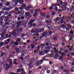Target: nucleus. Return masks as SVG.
Segmentation results:
<instances>
[{"label":"nucleus","instance_id":"nucleus-1","mask_svg":"<svg viewBox=\"0 0 74 74\" xmlns=\"http://www.w3.org/2000/svg\"><path fill=\"white\" fill-rule=\"evenodd\" d=\"M11 34H12L13 36H17V35H18L19 34V32L18 31H17V30H15L13 32L11 33Z\"/></svg>","mask_w":74,"mask_h":74},{"label":"nucleus","instance_id":"nucleus-2","mask_svg":"<svg viewBox=\"0 0 74 74\" xmlns=\"http://www.w3.org/2000/svg\"><path fill=\"white\" fill-rule=\"evenodd\" d=\"M47 32L46 31L45 32H43L42 35L41 36H39L38 38V40H41V38H43V37H44V36L47 35Z\"/></svg>","mask_w":74,"mask_h":74},{"label":"nucleus","instance_id":"nucleus-3","mask_svg":"<svg viewBox=\"0 0 74 74\" xmlns=\"http://www.w3.org/2000/svg\"><path fill=\"white\" fill-rule=\"evenodd\" d=\"M7 33V29L4 28L3 29L2 33L1 34L2 37H3V36L5 35V34H6Z\"/></svg>","mask_w":74,"mask_h":74},{"label":"nucleus","instance_id":"nucleus-4","mask_svg":"<svg viewBox=\"0 0 74 74\" xmlns=\"http://www.w3.org/2000/svg\"><path fill=\"white\" fill-rule=\"evenodd\" d=\"M25 63L26 64H28L29 66H30V61L28 59H27L25 60Z\"/></svg>","mask_w":74,"mask_h":74},{"label":"nucleus","instance_id":"nucleus-5","mask_svg":"<svg viewBox=\"0 0 74 74\" xmlns=\"http://www.w3.org/2000/svg\"><path fill=\"white\" fill-rule=\"evenodd\" d=\"M4 67L5 68V69L6 70H8L9 67H10V65L8 64H7L6 65H4Z\"/></svg>","mask_w":74,"mask_h":74},{"label":"nucleus","instance_id":"nucleus-6","mask_svg":"<svg viewBox=\"0 0 74 74\" xmlns=\"http://www.w3.org/2000/svg\"><path fill=\"white\" fill-rule=\"evenodd\" d=\"M25 15L27 16H28L29 17H32V14L29 13V12H25Z\"/></svg>","mask_w":74,"mask_h":74},{"label":"nucleus","instance_id":"nucleus-7","mask_svg":"<svg viewBox=\"0 0 74 74\" xmlns=\"http://www.w3.org/2000/svg\"><path fill=\"white\" fill-rule=\"evenodd\" d=\"M1 55L2 57H3L4 56V58H6L7 57V55L6 53H4L3 52H2L1 54Z\"/></svg>","mask_w":74,"mask_h":74},{"label":"nucleus","instance_id":"nucleus-8","mask_svg":"<svg viewBox=\"0 0 74 74\" xmlns=\"http://www.w3.org/2000/svg\"><path fill=\"white\" fill-rule=\"evenodd\" d=\"M44 28H42L41 29H39L38 30V32L39 33H42V32H44Z\"/></svg>","mask_w":74,"mask_h":74},{"label":"nucleus","instance_id":"nucleus-9","mask_svg":"<svg viewBox=\"0 0 74 74\" xmlns=\"http://www.w3.org/2000/svg\"><path fill=\"white\" fill-rule=\"evenodd\" d=\"M17 31L18 32V34H19V33H21V32L23 31V29H22V28H20L18 29V30H17Z\"/></svg>","mask_w":74,"mask_h":74},{"label":"nucleus","instance_id":"nucleus-10","mask_svg":"<svg viewBox=\"0 0 74 74\" xmlns=\"http://www.w3.org/2000/svg\"><path fill=\"white\" fill-rule=\"evenodd\" d=\"M54 54L53 53H50V54H48L47 55V57H52V56H53Z\"/></svg>","mask_w":74,"mask_h":74},{"label":"nucleus","instance_id":"nucleus-11","mask_svg":"<svg viewBox=\"0 0 74 74\" xmlns=\"http://www.w3.org/2000/svg\"><path fill=\"white\" fill-rule=\"evenodd\" d=\"M5 5L6 6H7V7H10V5H11V4L10 3V2H6L5 4Z\"/></svg>","mask_w":74,"mask_h":74},{"label":"nucleus","instance_id":"nucleus-12","mask_svg":"<svg viewBox=\"0 0 74 74\" xmlns=\"http://www.w3.org/2000/svg\"><path fill=\"white\" fill-rule=\"evenodd\" d=\"M16 51V52L17 53H18L19 52V48H16L14 49Z\"/></svg>","mask_w":74,"mask_h":74},{"label":"nucleus","instance_id":"nucleus-13","mask_svg":"<svg viewBox=\"0 0 74 74\" xmlns=\"http://www.w3.org/2000/svg\"><path fill=\"white\" fill-rule=\"evenodd\" d=\"M40 46L41 49H43V48L45 46V45L44 44H41L40 45Z\"/></svg>","mask_w":74,"mask_h":74},{"label":"nucleus","instance_id":"nucleus-14","mask_svg":"<svg viewBox=\"0 0 74 74\" xmlns=\"http://www.w3.org/2000/svg\"><path fill=\"white\" fill-rule=\"evenodd\" d=\"M63 72H64V73H69L70 71L69 70H66L65 69H63Z\"/></svg>","mask_w":74,"mask_h":74},{"label":"nucleus","instance_id":"nucleus-15","mask_svg":"<svg viewBox=\"0 0 74 74\" xmlns=\"http://www.w3.org/2000/svg\"><path fill=\"white\" fill-rule=\"evenodd\" d=\"M53 39L55 40H57V35H54Z\"/></svg>","mask_w":74,"mask_h":74},{"label":"nucleus","instance_id":"nucleus-16","mask_svg":"<svg viewBox=\"0 0 74 74\" xmlns=\"http://www.w3.org/2000/svg\"><path fill=\"white\" fill-rule=\"evenodd\" d=\"M5 37H7V38H10V37H11V35L10 34H9V35L8 34H6Z\"/></svg>","mask_w":74,"mask_h":74},{"label":"nucleus","instance_id":"nucleus-17","mask_svg":"<svg viewBox=\"0 0 74 74\" xmlns=\"http://www.w3.org/2000/svg\"><path fill=\"white\" fill-rule=\"evenodd\" d=\"M18 2L20 4H23L24 3L23 0H19L18 1Z\"/></svg>","mask_w":74,"mask_h":74},{"label":"nucleus","instance_id":"nucleus-18","mask_svg":"<svg viewBox=\"0 0 74 74\" xmlns=\"http://www.w3.org/2000/svg\"><path fill=\"white\" fill-rule=\"evenodd\" d=\"M16 25V27L17 28H19V26L21 25V24L18 22V23H17Z\"/></svg>","mask_w":74,"mask_h":74},{"label":"nucleus","instance_id":"nucleus-19","mask_svg":"<svg viewBox=\"0 0 74 74\" xmlns=\"http://www.w3.org/2000/svg\"><path fill=\"white\" fill-rule=\"evenodd\" d=\"M34 11L36 12H40V11L41 10L40 9H35Z\"/></svg>","mask_w":74,"mask_h":74},{"label":"nucleus","instance_id":"nucleus-20","mask_svg":"<svg viewBox=\"0 0 74 74\" xmlns=\"http://www.w3.org/2000/svg\"><path fill=\"white\" fill-rule=\"evenodd\" d=\"M16 59H14V64H15L16 65H17L18 63H17V62H16Z\"/></svg>","mask_w":74,"mask_h":74},{"label":"nucleus","instance_id":"nucleus-21","mask_svg":"<svg viewBox=\"0 0 74 74\" xmlns=\"http://www.w3.org/2000/svg\"><path fill=\"white\" fill-rule=\"evenodd\" d=\"M3 14L4 15H8V12H5L3 13Z\"/></svg>","mask_w":74,"mask_h":74},{"label":"nucleus","instance_id":"nucleus-22","mask_svg":"<svg viewBox=\"0 0 74 74\" xmlns=\"http://www.w3.org/2000/svg\"><path fill=\"white\" fill-rule=\"evenodd\" d=\"M23 8H24L23 7L21 6V7L18 8V9H19L20 10H21V11H22V10H23Z\"/></svg>","mask_w":74,"mask_h":74},{"label":"nucleus","instance_id":"nucleus-23","mask_svg":"<svg viewBox=\"0 0 74 74\" xmlns=\"http://www.w3.org/2000/svg\"><path fill=\"white\" fill-rule=\"evenodd\" d=\"M27 51V50H24L23 51H22L21 52V53L22 54V53H25Z\"/></svg>","mask_w":74,"mask_h":74},{"label":"nucleus","instance_id":"nucleus-24","mask_svg":"<svg viewBox=\"0 0 74 74\" xmlns=\"http://www.w3.org/2000/svg\"><path fill=\"white\" fill-rule=\"evenodd\" d=\"M7 61H9L10 63L12 62V59H8L7 60Z\"/></svg>","mask_w":74,"mask_h":74},{"label":"nucleus","instance_id":"nucleus-25","mask_svg":"<svg viewBox=\"0 0 74 74\" xmlns=\"http://www.w3.org/2000/svg\"><path fill=\"white\" fill-rule=\"evenodd\" d=\"M13 3H18V0H14L13 1Z\"/></svg>","mask_w":74,"mask_h":74},{"label":"nucleus","instance_id":"nucleus-26","mask_svg":"<svg viewBox=\"0 0 74 74\" xmlns=\"http://www.w3.org/2000/svg\"><path fill=\"white\" fill-rule=\"evenodd\" d=\"M31 47L32 49H33V48H34V44H32L31 45Z\"/></svg>","mask_w":74,"mask_h":74},{"label":"nucleus","instance_id":"nucleus-27","mask_svg":"<svg viewBox=\"0 0 74 74\" xmlns=\"http://www.w3.org/2000/svg\"><path fill=\"white\" fill-rule=\"evenodd\" d=\"M2 11H0V13H1V14H3V13H4V10H3V8H2Z\"/></svg>","mask_w":74,"mask_h":74},{"label":"nucleus","instance_id":"nucleus-28","mask_svg":"<svg viewBox=\"0 0 74 74\" xmlns=\"http://www.w3.org/2000/svg\"><path fill=\"white\" fill-rule=\"evenodd\" d=\"M36 23H33L32 25V26H33V27H36Z\"/></svg>","mask_w":74,"mask_h":74},{"label":"nucleus","instance_id":"nucleus-29","mask_svg":"<svg viewBox=\"0 0 74 74\" xmlns=\"http://www.w3.org/2000/svg\"><path fill=\"white\" fill-rule=\"evenodd\" d=\"M21 67H20V69H17V71L18 72H21Z\"/></svg>","mask_w":74,"mask_h":74},{"label":"nucleus","instance_id":"nucleus-30","mask_svg":"<svg viewBox=\"0 0 74 74\" xmlns=\"http://www.w3.org/2000/svg\"><path fill=\"white\" fill-rule=\"evenodd\" d=\"M4 43L3 42H1V44H0V47H2V45H4Z\"/></svg>","mask_w":74,"mask_h":74},{"label":"nucleus","instance_id":"nucleus-31","mask_svg":"<svg viewBox=\"0 0 74 74\" xmlns=\"http://www.w3.org/2000/svg\"><path fill=\"white\" fill-rule=\"evenodd\" d=\"M68 25V28H69L70 29L71 28V26L69 24L67 25Z\"/></svg>","mask_w":74,"mask_h":74},{"label":"nucleus","instance_id":"nucleus-32","mask_svg":"<svg viewBox=\"0 0 74 74\" xmlns=\"http://www.w3.org/2000/svg\"><path fill=\"white\" fill-rule=\"evenodd\" d=\"M66 32H67V31H69V30H70V28L68 27H66Z\"/></svg>","mask_w":74,"mask_h":74},{"label":"nucleus","instance_id":"nucleus-33","mask_svg":"<svg viewBox=\"0 0 74 74\" xmlns=\"http://www.w3.org/2000/svg\"><path fill=\"white\" fill-rule=\"evenodd\" d=\"M66 26L64 25H61V27L62 28H63V27H66Z\"/></svg>","mask_w":74,"mask_h":74},{"label":"nucleus","instance_id":"nucleus-34","mask_svg":"<svg viewBox=\"0 0 74 74\" xmlns=\"http://www.w3.org/2000/svg\"><path fill=\"white\" fill-rule=\"evenodd\" d=\"M39 54L40 55H44V54H43V53L42 51H41L39 53Z\"/></svg>","mask_w":74,"mask_h":74},{"label":"nucleus","instance_id":"nucleus-35","mask_svg":"<svg viewBox=\"0 0 74 74\" xmlns=\"http://www.w3.org/2000/svg\"><path fill=\"white\" fill-rule=\"evenodd\" d=\"M66 19V16H63L62 18H61V20H64V19Z\"/></svg>","mask_w":74,"mask_h":74},{"label":"nucleus","instance_id":"nucleus-36","mask_svg":"<svg viewBox=\"0 0 74 74\" xmlns=\"http://www.w3.org/2000/svg\"><path fill=\"white\" fill-rule=\"evenodd\" d=\"M29 7H27L25 8V10H26V11H28V10H29Z\"/></svg>","mask_w":74,"mask_h":74},{"label":"nucleus","instance_id":"nucleus-37","mask_svg":"<svg viewBox=\"0 0 74 74\" xmlns=\"http://www.w3.org/2000/svg\"><path fill=\"white\" fill-rule=\"evenodd\" d=\"M21 72H22V73L24 72V71H25L24 70V69H23V68H21Z\"/></svg>","mask_w":74,"mask_h":74},{"label":"nucleus","instance_id":"nucleus-38","mask_svg":"<svg viewBox=\"0 0 74 74\" xmlns=\"http://www.w3.org/2000/svg\"><path fill=\"white\" fill-rule=\"evenodd\" d=\"M25 6H26V4H23L22 5V6L21 7H25Z\"/></svg>","mask_w":74,"mask_h":74},{"label":"nucleus","instance_id":"nucleus-39","mask_svg":"<svg viewBox=\"0 0 74 74\" xmlns=\"http://www.w3.org/2000/svg\"><path fill=\"white\" fill-rule=\"evenodd\" d=\"M50 72H51V71L49 70H47V73L48 74H49V73H50Z\"/></svg>","mask_w":74,"mask_h":74},{"label":"nucleus","instance_id":"nucleus-40","mask_svg":"<svg viewBox=\"0 0 74 74\" xmlns=\"http://www.w3.org/2000/svg\"><path fill=\"white\" fill-rule=\"evenodd\" d=\"M45 22H46V23H50V21L47 20L45 21Z\"/></svg>","mask_w":74,"mask_h":74},{"label":"nucleus","instance_id":"nucleus-41","mask_svg":"<svg viewBox=\"0 0 74 74\" xmlns=\"http://www.w3.org/2000/svg\"><path fill=\"white\" fill-rule=\"evenodd\" d=\"M19 8L16 7L15 8V11H17L18 10V8Z\"/></svg>","mask_w":74,"mask_h":74},{"label":"nucleus","instance_id":"nucleus-42","mask_svg":"<svg viewBox=\"0 0 74 74\" xmlns=\"http://www.w3.org/2000/svg\"><path fill=\"white\" fill-rule=\"evenodd\" d=\"M0 23L1 24V26H3V21H1L0 22Z\"/></svg>","mask_w":74,"mask_h":74},{"label":"nucleus","instance_id":"nucleus-43","mask_svg":"<svg viewBox=\"0 0 74 74\" xmlns=\"http://www.w3.org/2000/svg\"><path fill=\"white\" fill-rule=\"evenodd\" d=\"M28 7L29 9H30V8H33V6H31V5H29L28 6Z\"/></svg>","mask_w":74,"mask_h":74},{"label":"nucleus","instance_id":"nucleus-44","mask_svg":"<svg viewBox=\"0 0 74 74\" xmlns=\"http://www.w3.org/2000/svg\"><path fill=\"white\" fill-rule=\"evenodd\" d=\"M22 12V11L21 10H19L18 12V14H21V13Z\"/></svg>","mask_w":74,"mask_h":74},{"label":"nucleus","instance_id":"nucleus-45","mask_svg":"<svg viewBox=\"0 0 74 74\" xmlns=\"http://www.w3.org/2000/svg\"><path fill=\"white\" fill-rule=\"evenodd\" d=\"M32 22H31L30 21H29V24L30 25H32Z\"/></svg>","mask_w":74,"mask_h":74},{"label":"nucleus","instance_id":"nucleus-46","mask_svg":"<svg viewBox=\"0 0 74 74\" xmlns=\"http://www.w3.org/2000/svg\"><path fill=\"white\" fill-rule=\"evenodd\" d=\"M14 44L16 45H18V42H15Z\"/></svg>","mask_w":74,"mask_h":74},{"label":"nucleus","instance_id":"nucleus-47","mask_svg":"<svg viewBox=\"0 0 74 74\" xmlns=\"http://www.w3.org/2000/svg\"><path fill=\"white\" fill-rule=\"evenodd\" d=\"M48 67H47V66H45V69L46 70H48Z\"/></svg>","mask_w":74,"mask_h":74},{"label":"nucleus","instance_id":"nucleus-48","mask_svg":"<svg viewBox=\"0 0 74 74\" xmlns=\"http://www.w3.org/2000/svg\"><path fill=\"white\" fill-rule=\"evenodd\" d=\"M21 20H23V19H25V16H21Z\"/></svg>","mask_w":74,"mask_h":74},{"label":"nucleus","instance_id":"nucleus-49","mask_svg":"<svg viewBox=\"0 0 74 74\" xmlns=\"http://www.w3.org/2000/svg\"><path fill=\"white\" fill-rule=\"evenodd\" d=\"M25 34H21V37H24V36H25Z\"/></svg>","mask_w":74,"mask_h":74},{"label":"nucleus","instance_id":"nucleus-50","mask_svg":"<svg viewBox=\"0 0 74 74\" xmlns=\"http://www.w3.org/2000/svg\"><path fill=\"white\" fill-rule=\"evenodd\" d=\"M60 70H63V66H62L60 68Z\"/></svg>","mask_w":74,"mask_h":74},{"label":"nucleus","instance_id":"nucleus-51","mask_svg":"<svg viewBox=\"0 0 74 74\" xmlns=\"http://www.w3.org/2000/svg\"><path fill=\"white\" fill-rule=\"evenodd\" d=\"M36 64L38 65V66L39 64H40V62L39 61H37L36 62Z\"/></svg>","mask_w":74,"mask_h":74},{"label":"nucleus","instance_id":"nucleus-52","mask_svg":"<svg viewBox=\"0 0 74 74\" xmlns=\"http://www.w3.org/2000/svg\"><path fill=\"white\" fill-rule=\"evenodd\" d=\"M43 62V61L42 59L40 60V63L41 64H42V63Z\"/></svg>","mask_w":74,"mask_h":74},{"label":"nucleus","instance_id":"nucleus-53","mask_svg":"<svg viewBox=\"0 0 74 74\" xmlns=\"http://www.w3.org/2000/svg\"><path fill=\"white\" fill-rule=\"evenodd\" d=\"M3 6V5L2 3H0V7H2Z\"/></svg>","mask_w":74,"mask_h":74},{"label":"nucleus","instance_id":"nucleus-54","mask_svg":"<svg viewBox=\"0 0 74 74\" xmlns=\"http://www.w3.org/2000/svg\"><path fill=\"white\" fill-rule=\"evenodd\" d=\"M35 33H38V29H35Z\"/></svg>","mask_w":74,"mask_h":74},{"label":"nucleus","instance_id":"nucleus-55","mask_svg":"<svg viewBox=\"0 0 74 74\" xmlns=\"http://www.w3.org/2000/svg\"><path fill=\"white\" fill-rule=\"evenodd\" d=\"M49 34H50V35H51L52 33L51 31L49 32Z\"/></svg>","mask_w":74,"mask_h":74},{"label":"nucleus","instance_id":"nucleus-56","mask_svg":"<svg viewBox=\"0 0 74 74\" xmlns=\"http://www.w3.org/2000/svg\"><path fill=\"white\" fill-rule=\"evenodd\" d=\"M4 43L5 44H9V42H4Z\"/></svg>","mask_w":74,"mask_h":74},{"label":"nucleus","instance_id":"nucleus-57","mask_svg":"<svg viewBox=\"0 0 74 74\" xmlns=\"http://www.w3.org/2000/svg\"><path fill=\"white\" fill-rule=\"evenodd\" d=\"M54 10H55V11H57L58 10V7H56L55 8H54Z\"/></svg>","mask_w":74,"mask_h":74},{"label":"nucleus","instance_id":"nucleus-58","mask_svg":"<svg viewBox=\"0 0 74 74\" xmlns=\"http://www.w3.org/2000/svg\"><path fill=\"white\" fill-rule=\"evenodd\" d=\"M64 9V11H66V6L64 5V7H63Z\"/></svg>","mask_w":74,"mask_h":74},{"label":"nucleus","instance_id":"nucleus-59","mask_svg":"<svg viewBox=\"0 0 74 74\" xmlns=\"http://www.w3.org/2000/svg\"><path fill=\"white\" fill-rule=\"evenodd\" d=\"M45 52L46 53H48V50H45Z\"/></svg>","mask_w":74,"mask_h":74},{"label":"nucleus","instance_id":"nucleus-60","mask_svg":"<svg viewBox=\"0 0 74 74\" xmlns=\"http://www.w3.org/2000/svg\"><path fill=\"white\" fill-rule=\"evenodd\" d=\"M24 23L25 24H27V23H28V21H25V22H24Z\"/></svg>","mask_w":74,"mask_h":74},{"label":"nucleus","instance_id":"nucleus-61","mask_svg":"<svg viewBox=\"0 0 74 74\" xmlns=\"http://www.w3.org/2000/svg\"><path fill=\"white\" fill-rule=\"evenodd\" d=\"M6 10V11H10V10L9 8H7Z\"/></svg>","mask_w":74,"mask_h":74},{"label":"nucleus","instance_id":"nucleus-62","mask_svg":"<svg viewBox=\"0 0 74 74\" xmlns=\"http://www.w3.org/2000/svg\"><path fill=\"white\" fill-rule=\"evenodd\" d=\"M4 19H3V18L2 17H0V20L1 21H3Z\"/></svg>","mask_w":74,"mask_h":74},{"label":"nucleus","instance_id":"nucleus-63","mask_svg":"<svg viewBox=\"0 0 74 74\" xmlns=\"http://www.w3.org/2000/svg\"><path fill=\"white\" fill-rule=\"evenodd\" d=\"M21 17H18L17 18V20L19 21V20H21Z\"/></svg>","mask_w":74,"mask_h":74},{"label":"nucleus","instance_id":"nucleus-64","mask_svg":"<svg viewBox=\"0 0 74 74\" xmlns=\"http://www.w3.org/2000/svg\"><path fill=\"white\" fill-rule=\"evenodd\" d=\"M19 74H26V73L25 72H22V73H20Z\"/></svg>","mask_w":74,"mask_h":74}]
</instances>
